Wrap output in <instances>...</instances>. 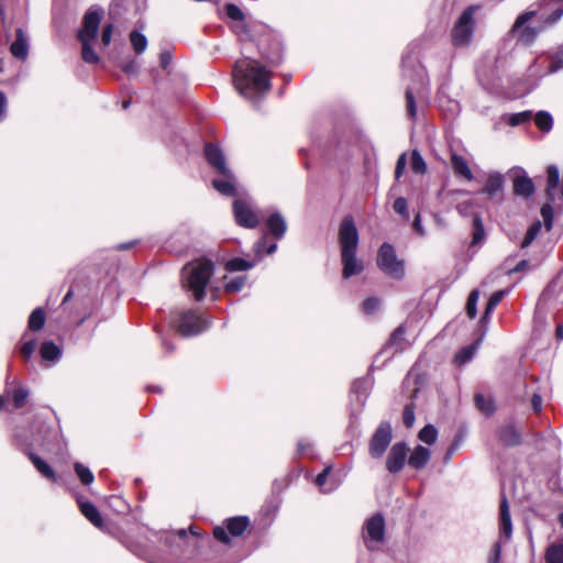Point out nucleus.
<instances>
[{"label":"nucleus","instance_id":"6e6d98bb","mask_svg":"<svg viewBox=\"0 0 563 563\" xmlns=\"http://www.w3.org/2000/svg\"><path fill=\"white\" fill-rule=\"evenodd\" d=\"M36 349V341L34 339L26 341L20 349L21 355L29 360Z\"/></svg>","mask_w":563,"mask_h":563},{"label":"nucleus","instance_id":"338daca9","mask_svg":"<svg viewBox=\"0 0 563 563\" xmlns=\"http://www.w3.org/2000/svg\"><path fill=\"white\" fill-rule=\"evenodd\" d=\"M121 68L126 74H136L137 73V63L135 59H131L128 63L123 64Z\"/></svg>","mask_w":563,"mask_h":563},{"label":"nucleus","instance_id":"dca6fc26","mask_svg":"<svg viewBox=\"0 0 563 563\" xmlns=\"http://www.w3.org/2000/svg\"><path fill=\"white\" fill-rule=\"evenodd\" d=\"M29 38L23 29L16 30V37L10 45V53L18 59L25 60L29 56Z\"/></svg>","mask_w":563,"mask_h":563},{"label":"nucleus","instance_id":"bf43d9fd","mask_svg":"<svg viewBox=\"0 0 563 563\" xmlns=\"http://www.w3.org/2000/svg\"><path fill=\"white\" fill-rule=\"evenodd\" d=\"M113 33V24L109 23L103 26L102 33H101V42L103 46H108L111 43Z\"/></svg>","mask_w":563,"mask_h":563},{"label":"nucleus","instance_id":"bb28decb","mask_svg":"<svg viewBox=\"0 0 563 563\" xmlns=\"http://www.w3.org/2000/svg\"><path fill=\"white\" fill-rule=\"evenodd\" d=\"M227 529L230 534L233 537H240L244 533L246 528L249 527V518L247 517H233L229 518L225 521Z\"/></svg>","mask_w":563,"mask_h":563},{"label":"nucleus","instance_id":"680f3d73","mask_svg":"<svg viewBox=\"0 0 563 563\" xmlns=\"http://www.w3.org/2000/svg\"><path fill=\"white\" fill-rule=\"evenodd\" d=\"M8 113V99L3 91L0 90V122L7 118Z\"/></svg>","mask_w":563,"mask_h":563},{"label":"nucleus","instance_id":"39448f33","mask_svg":"<svg viewBox=\"0 0 563 563\" xmlns=\"http://www.w3.org/2000/svg\"><path fill=\"white\" fill-rule=\"evenodd\" d=\"M476 5L466 8L452 30V41L455 46H463L470 43L474 32V12Z\"/></svg>","mask_w":563,"mask_h":563},{"label":"nucleus","instance_id":"f3484780","mask_svg":"<svg viewBox=\"0 0 563 563\" xmlns=\"http://www.w3.org/2000/svg\"><path fill=\"white\" fill-rule=\"evenodd\" d=\"M267 234L276 240L284 238L287 231V223L279 212H273L266 220Z\"/></svg>","mask_w":563,"mask_h":563},{"label":"nucleus","instance_id":"37998d69","mask_svg":"<svg viewBox=\"0 0 563 563\" xmlns=\"http://www.w3.org/2000/svg\"><path fill=\"white\" fill-rule=\"evenodd\" d=\"M27 397H29L27 389H25L23 387H19L16 389H14L12 393L14 408H22L25 405Z\"/></svg>","mask_w":563,"mask_h":563},{"label":"nucleus","instance_id":"774afa93","mask_svg":"<svg viewBox=\"0 0 563 563\" xmlns=\"http://www.w3.org/2000/svg\"><path fill=\"white\" fill-rule=\"evenodd\" d=\"M172 62V54L169 51H164L159 55V63L162 68H167Z\"/></svg>","mask_w":563,"mask_h":563},{"label":"nucleus","instance_id":"20e7f679","mask_svg":"<svg viewBox=\"0 0 563 563\" xmlns=\"http://www.w3.org/2000/svg\"><path fill=\"white\" fill-rule=\"evenodd\" d=\"M101 22V13L90 8L84 15L82 25L78 31V40L81 43V58L87 64H97L98 54L93 51L91 43L96 40Z\"/></svg>","mask_w":563,"mask_h":563},{"label":"nucleus","instance_id":"a211bd4d","mask_svg":"<svg viewBox=\"0 0 563 563\" xmlns=\"http://www.w3.org/2000/svg\"><path fill=\"white\" fill-rule=\"evenodd\" d=\"M499 527L500 533L506 539L509 540L512 534V523L511 517L509 512V505L506 496L501 497L500 506H499Z\"/></svg>","mask_w":563,"mask_h":563},{"label":"nucleus","instance_id":"9b49d317","mask_svg":"<svg viewBox=\"0 0 563 563\" xmlns=\"http://www.w3.org/2000/svg\"><path fill=\"white\" fill-rule=\"evenodd\" d=\"M406 461H408L407 444L405 442H397L388 452L386 468L390 473L396 474L404 468Z\"/></svg>","mask_w":563,"mask_h":563},{"label":"nucleus","instance_id":"aec40b11","mask_svg":"<svg viewBox=\"0 0 563 563\" xmlns=\"http://www.w3.org/2000/svg\"><path fill=\"white\" fill-rule=\"evenodd\" d=\"M405 327L399 325L390 335L388 342L386 343L385 347L383 349V352L393 350V354L397 352H401L406 347V341H405Z\"/></svg>","mask_w":563,"mask_h":563},{"label":"nucleus","instance_id":"ddd939ff","mask_svg":"<svg viewBox=\"0 0 563 563\" xmlns=\"http://www.w3.org/2000/svg\"><path fill=\"white\" fill-rule=\"evenodd\" d=\"M534 14L536 13L533 11L520 14L511 29V32L517 34L519 40L523 43L532 42L538 34L533 27H525L526 23L529 22Z\"/></svg>","mask_w":563,"mask_h":563},{"label":"nucleus","instance_id":"de8ad7c7","mask_svg":"<svg viewBox=\"0 0 563 563\" xmlns=\"http://www.w3.org/2000/svg\"><path fill=\"white\" fill-rule=\"evenodd\" d=\"M406 110H407L408 117L411 120H415L416 115H417V106H416L412 90L410 88H407V90H406Z\"/></svg>","mask_w":563,"mask_h":563},{"label":"nucleus","instance_id":"b1692460","mask_svg":"<svg viewBox=\"0 0 563 563\" xmlns=\"http://www.w3.org/2000/svg\"><path fill=\"white\" fill-rule=\"evenodd\" d=\"M371 389V382L367 378H358L352 385V394L355 396L356 401L361 407L364 406L365 400Z\"/></svg>","mask_w":563,"mask_h":563},{"label":"nucleus","instance_id":"9d476101","mask_svg":"<svg viewBox=\"0 0 563 563\" xmlns=\"http://www.w3.org/2000/svg\"><path fill=\"white\" fill-rule=\"evenodd\" d=\"M233 213L235 221L239 225L254 229L258 225V217L252 207L243 199H235L233 201Z\"/></svg>","mask_w":563,"mask_h":563},{"label":"nucleus","instance_id":"69168bd1","mask_svg":"<svg viewBox=\"0 0 563 563\" xmlns=\"http://www.w3.org/2000/svg\"><path fill=\"white\" fill-rule=\"evenodd\" d=\"M473 202L472 201H464L457 205L456 209L460 214L462 216H468L472 211Z\"/></svg>","mask_w":563,"mask_h":563},{"label":"nucleus","instance_id":"f704fd0d","mask_svg":"<svg viewBox=\"0 0 563 563\" xmlns=\"http://www.w3.org/2000/svg\"><path fill=\"white\" fill-rule=\"evenodd\" d=\"M254 262L245 261L241 257H235L227 262L225 269L229 272H241V271H247L252 267H254Z\"/></svg>","mask_w":563,"mask_h":563},{"label":"nucleus","instance_id":"49530a36","mask_svg":"<svg viewBox=\"0 0 563 563\" xmlns=\"http://www.w3.org/2000/svg\"><path fill=\"white\" fill-rule=\"evenodd\" d=\"M224 11L229 19L236 21V22L244 21V13L238 5H235L233 3H228L224 7Z\"/></svg>","mask_w":563,"mask_h":563},{"label":"nucleus","instance_id":"4c0bfd02","mask_svg":"<svg viewBox=\"0 0 563 563\" xmlns=\"http://www.w3.org/2000/svg\"><path fill=\"white\" fill-rule=\"evenodd\" d=\"M475 404L476 407L485 415H490L495 410L492 398L486 397L483 394L475 395Z\"/></svg>","mask_w":563,"mask_h":563},{"label":"nucleus","instance_id":"ea45409f","mask_svg":"<svg viewBox=\"0 0 563 563\" xmlns=\"http://www.w3.org/2000/svg\"><path fill=\"white\" fill-rule=\"evenodd\" d=\"M411 169L416 174H424L427 172V164L419 153V151L413 150L411 153Z\"/></svg>","mask_w":563,"mask_h":563},{"label":"nucleus","instance_id":"412c9836","mask_svg":"<svg viewBox=\"0 0 563 563\" xmlns=\"http://www.w3.org/2000/svg\"><path fill=\"white\" fill-rule=\"evenodd\" d=\"M504 188V176L499 173L488 175L486 184L482 190L489 199L494 198Z\"/></svg>","mask_w":563,"mask_h":563},{"label":"nucleus","instance_id":"393cba45","mask_svg":"<svg viewBox=\"0 0 563 563\" xmlns=\"http://www.w3.org/2000/svg\"><path fill=\"white\" fill-rule=\"evenodd\" d=\"M81 514L96 527H101L102 518L97 507L89 501L78 500Z\"/></svg>","mask_w":563,"mask_h":563},{"label":"nucleus","instance_id":"58836bf2","mask_svg":"<svg viewBox=\"0 0 563 563\" xmlns=\"http://www.w3.org/2000/svg\"><path fill=\"white\" fill-rule=\"evenodd\" d=\"M74 470L76 475L79 477L80 482L84 485H90L93 482V474L88 467H86L81 463H75Z\"/></svg>","mask_w":563,"mask_h":563},{"label":"nucleus","instance_id":"c85d7f7f","mask_svg":"<svg viewBox=\"0 0 563 563\" xmlns=\"http://www.w3.org/2000/svg\"><path fill=\"white\" fill-rule=\"evenodd\" d=\"M499 440L505 445H516L520 442V435L512 426H505L499 429Z\"/></svg>","mask_w":563,"mask_h":563},{"label":"nucleus","instance_id":"423d86ee","mask_svg":"<svg viewBox=\"0 0 563 563\" xmlns=\"http://www.w3.org/2000/svg\"><path fill=\"white\" fill-rule=\"evenodd\" d=\"M377 265L387 275L394 278L404 276V264L397 258L395 249L389 243H383L377 253Z\"/></svg>","mask_w":563,"mask_h":563},{"label":"nucleus","instance_id":"e433bc0d","mask_svg":"<svg viewBox=\"0 0 563 563\" xmlns=\"http://www.w3.org/2000/svg\"><path fill=\"white\" fill-rule=\"evenodd\" d=\"M475 352H476L475 344L467 345V346L461 349L454 357L455 364H457L460 366L466 364L467 362H470L473 358Z\"/></svg>","mask_w":563,"mask_h":563},{"label":"nucleus","instance_id":"f8f14e48","mask_svg":"<svg viewBox=\"0 0 563 563\" xmlns=\"http://www.w3.org/2000/svg\"><path fill=\"white\" fill-rule=\"evenodd\" d=\"M536 191L534 184L522 168H517L514 175V194L522 198H530Z\"/></svg>","mask_w":563,"mask_h":563},{"label":"nucleus","instance_id":"09e8293b","mask_svg":"<svg viewBox=\"0 0 563 563\" xmlns=\"http://www.w3.org/2000/svg\"><path fill=\"white\" fill-rule=\"evenodd\" d=\"M245 282H246L245 276H238V277L229 280L224 285V289L229 292H238L243 288V286L245 285Z\"/></svg>","mask_w":563,"mask_h":563},{"label":"nucleus","instance_id":"864d4df0","mask_svg":"<svg viewBox=\"0 0 563 563\" xmlns=\"http://www.w3.org/2000/svg\"><path fill=\"white\" fill-rule=\"evenodd\" d=\"M563 68V49L558 51L552 57L549 66L550 73H555Z\"/></svg>","mask_w":563,"mask_h":563},{"label":"nucleus","instance_id":"a19ab883","mask_svg":"<svg viewBox=\"0 0 563 563\" xmlns=\"http://www.w3.org/2000/svg\"><path fill=\"white\" fill-rule=\"evenodd\" d=\"M479 298V291L474 289L471 291L466 302V314L468 318L474 319L477 314V301Z\"/></svg>","mask_w":563,"mask_h":563},{"label":"nucleus","instance_id":"7c9ffc66","mask_svg":"<svg viewBox=\"0 0 563 563\" xmlns=\"http://www.w3.org/2000/svg\"><path fill=\"white\" fill-rule=\"evenodd\" d=\"M130 42L136 54L144 53L147 47L146 36L136 30L130 33Z\"/></svg>","mask_w":563,"mask_h":563},{"label":"nucleus","instance_id":"7ed1b4c3","mask_svg":"<svg viewBox=\"0 0 563 563\" xmlns=\"http://www.w3.org/2000/svg\"><path fill=\"white\" fill-rule=\"evenodd\" d=\"M213 274V264L210 261L201 260L186 265L183 269L184 287L194 294L199 301L205 297L206 287Z\"/></svg>","mask_w":563,"mask_h":563},{"label":"nucleus","instance_id":"a18cd8bd","mask_svg":"<svg viewBox=\"0 0 563 563\" xmlns=\"http://www.w3.org/2000/svg\"><path fill=\"white\" fill-rule=\"evenodd\" d=\"M255 253L256 254H261L262 252H266V254H273L276 252L277 250V244L276 243H271L269 245H267V236L264 235L262 239H260L256 244H255Z\"/></svg>","mask_w":563,"mask_h":563},{"label":"nucleus","instance_id":"4d7b16f0","mask_svg":"<svg viewBox=\"0 0 563 563\" xmlns=\"http://www.w3.org/2000/svg\"><path fill=\"white\" fill-rule=\"evenodd\" d=\"M402 421L407 428H411L415 423V411L411 405H407L404 409Z\"/></svg>","mask_w":563,"mask_h":563},{"label":"nucleus","instance_id":"0eeeda50","mask_svg":"<svg viewBox=\"0 0 563 563\" xmlns=\"http://www.w3.org/2000/svg\"><path fill=\"white\" fill-rule=\"evenodd\" d=\"M385 539V519L376 514L366 520L364 526V542L371 551L377 550Z\"/></svg>","mask_w":563,"mask_h":563},{"label":"nucleus","instance_id":"2f4dec72","mask_svg":"<svg viewBox=\"0 0 563 563\" xmlns=\"http://www.w3.org/2000/svg\"><path fill=\"white\" fill-rule=\"evenodd\" d=\"M506 290H498L495 291L488 299V302L486 305L484 314L482 317V321L485 322L488 320L489 314L493 312V310L497 307V305L503 300L504 296L506 295Z\"/></svg>","mask_w":563,"mask_h":563},{"label":"nucleus","instance_id":"13d9d810","mask_svg":"<svg viewBox=\"0 0 563 563\" xmlns=\"http://www.w3.org/2000/svg\"><path fill=\"white\" fill-rule=\"evenodd\" d=\"M406 165H407V154L402 153L398 157L397 163H396V168H395V178L396 179H399L402 176Z\"/></svg>","mask_w":563,"mask_h":563},{"label":"nucleus","instance_id":"f257e3e1","mask_svg":"<svg viewBox=\"0 0 563 563\" xmlns=\"http://www.w3.org/2000/svg\"><path fill=\"white\" fill-rule=\"evenodd\" d=\"M232 75L235 89L249 100H257L271 90V73L255 59L238 60Z\"/></svg>","mask_w":563,"mask_h":563},{"label":"nucleus","instance_id":"4be33fe9","mask_svg":"<svg viewBox=\"0 0 563 563\" xmlns=\"http://www.w3.org/2000/svg\"><path fill=\"white\" fill-rule=\"evenodd\" d=\"M547 195L551 202H555V191L560 181L559 168L554 165H550L547 168Z\"/></svg>","mask_w":563,"mask_h":563},{"label":"nucleus","instance_id":"1a4fd4ad","mask_svg":"<svg viewBox=\"0 0 563 563\" xmlns=\"http://www.w3.org/2000/svg\"><path fill=\"white\" fill-rule=\"evenodd\" d=\"M391 441V426L383 421L373 434L369 443V454L374 459H379L385 453Z\"/></svg>","mask_w":563,"mask_h":563},{"label":"nucleus","instance_id":"8fccbe9b","mask_svg":"<svg viewBox=\"0 0 563 563\" xmlns=\"http://www.w3.org/2000/svg\"><path fill=\"white\" fill-rule=\"evenodd\" d=\"M408 203L404 197H398L393 205L395 212L400 214L405 220H409Z\"/></svg>","mask_w":563,"mask_h":563},{"label":"nucleus","instance_id":"c9c22d12","mask_svg":"<svg viewBox=\"0 0 563 563\" xmlns=\"http://www.w3.org/2000/svg\"><path fill=\"white\" fill-rule=\"evenodd\" d=\"M418 438L423 443L431 445L438 439V430L434 426L427 424L419 431Z\"/></svg>","mask_w":563,"mask_h":563},{"label":"nucleus","instance_id":"473e14b6","mask_svg":"<svg viewBox=\"0 0 563 563\" xmlns=\"http://www.w3.org/2000/svg\"><path fill=\"white\" fill-rule=\"evenodd\" d=\"M45 312L42 308H36L32 311L29 318V329L32 331H38L44 327Z\"/></svg>","mask_w":563,"mask_h":563},{"label":"nucleus","instance_id":"c756f323","mask_svg":"<svg viewBox=\"0 0 563 563\" xmlns=\"http://www.w3.org/2000/svg\"><path fill=\"white\" fill-rule=\"evenodd\" d=\"M547 563H563V543H552L545 551Z\"/></svg>","mask_w":563,"mask_h":563},{"label":"nucleus","instance_id":"72a5a7b5","mask_svg":"<svg viewBox=\"0 0 563 563\" xmlns=\"http://www.w3.org/2000/svg\"><path fill=\"white\" fill-rule=\"evenodd\" d=\"M534 122L542 132H549L553 125V118L547 111H539L536 113Z\"/></svg>","mask_w":563,"mask_h":563},{"label":"nucleus","instance_id":"6e6552de","mask_svg":"<svg viewBox=\"0 0 563 563\" xmlns=\"http://www.w3.org/2000/svg\"><path fill=\"white\" fill-rule=\"evenodd\" d=\"M209 328V322L195 311H187L180 316L177 330L184 336H192Z\"/></svg>","mask_w":563,"mask_h":563},{"label":"nucleus","instance_id":"5fc2aeb1","mask_svg":"<svg viewBox=\"0 0 563 563\" xmlns=\"http://www.w3.org/2000/svg\"><path fill=\"white\" fill-rule=\"evenodd\" d=\"M185 540L187 538V531L185 529H180L177 533L166 532L165 533V543L168 547H174V541L176 539Z\"/></svg>","mask_w":563,"mask_h":563},{"label":"nucleus","instance_id":"6ab92c4d","mask_svg":"<svg viewBox=\"0 0 563 563\" xmlns=\"http://www.w3.org/2000/svg\"><path fill=\"white\" fill-rule=\"evenodd\" d=\"M430 459L431 451L423 445H417L408 457V465L415 470H422Z\"/></svg>","mask_w":563,"mask_h":563},{"label":"nucleus","instance_id":"cd10ccee","mask_svg":"<svg viewBox=\"0 0 563 563\" xmlns=\"http://www.w3.org/2000/svg\"><path fill=\"white\" fill-rule=\"evenodd\" d=\"M41 357L46 362H56L59 360L62 351L52 341L43 342L40 349Z\"/></svg>","mask_w":563,"mask_h":563},{"label":"nucleus","instance_id":"a878e982","mask_svg":"<svg viewBox=\"0 0 563 563\" xmlns=\"http://www.w3.org/2000/svg\"><path fill=\"white\" fill-rule=\"evenodd\" d=\"M451 164H452V168L456 175L463 176L467 180L473 179V177H474L473 173H472L471 168L468 167V164L464 157H462L457 154H453L451 156Z\"/></svg>","mask_w":563,"mask_h":563},{"label":"nucleus","instance_id":"603ef678","mask_svg":"<svg viewBox=\"0 0 563 563\" xmlns=\"http://www.w3.org/2000/svg\"><path fill=\"white\" fill-rule=\"evenodd\" d=\"M379 306H380V301L378 298H375V297H369V298L365 299L362 303L363 311L366 314H373L374 312H376L378 310Z\"/></svg>","mask_w":563,"mask_h":563},{"label":"nucleus","instance_id":"f03ea898","mask_svg":"<svg viewBox=\"0 0 563 563\" xmlns=\"http://www.w3.org/2000/svg\"><path fill=\"white\" fill-rule=\"evenodd\" d=\"M339 242L341 246L342 276L349 279L360 275L364 264L356 257L358 245V231L351 216H346L339 228Z\"/></svg>","mask_w":563,"mask_h":563},{"label":"nucleus","instance_id":"3c124183","mask_svg":"<svg viewBox=\"0 0 563 563\" xmlns=\"http://www.w3.org/2000/svg\"><path fill=\"white\" fill-rule=\"evenodd\" d=\"M541 216L543 218L544 227H545L547 231H550L553 225V209H552L551 203H545L541 208Z\"/></svg>","mask_w":563,"mask_h":563},{"label":"nucleus","instance_id":"c03bdc74","mask_svg":"<svg viewBox=\"0 0 563 563\" xmlns=\"http://www.w3.org/2000/svg\"><path fill=\"white\" fill-rule=\"evenodd\" d=\"M531 118H532V111H522V112L510 114L508 118V123L511 126H517V125H520L522 123L530 121Z\"/></svg>","mask_w":563,"mask_h":563},{"label":"nucleus","instance_id":"e2e57ef3","mask_svg":"<svg viewBox=\"0 0 563 563\" xmlns=\"http://www.w3.org/2000/svg\"><path fill=\"white\" fill-rule=\"evenodd\" d=\"M234 32L239 35L241 41L243 40V36L251 40L249 26L244 22L234 26Z\"/></svg>","mask_w":563,"mask_h":563},{"label":"nucleus","instance_id":"4468645a","mask_svg":"<svg viewBox=\"0 0 563 563\" xmlns=\"http://www.w3.org/2000/svg\"><path fill=\"white\" fill-rule=\"evenodd\" d=\"M219 178H214L212 180V185L217 191H219L223 196L233 197L236 195V180L232 172L227 169L225 172H220Z\"/></svg>","mask_w":563,"mask_h":563},{"label":"nucleus","instance_id":"2eb2a0df","mask_svg":"<svg viewBox=\"0 0 563 563\" xmlns=\"http://www.w3.org/2000/svg\"><path fill=\"white\" fill-rule=\"evenodd\" d=\"M205 157L216 173L225 172L229 169L227 166L225 156L218 145L207 143L205 145Z\"/></svg>","mask_w":563,"mask_h":563},{"label":"nucleus","instance_id":"052dcab7","mask_svg":"<svg viewBox=\"0 0 563 563\" xmlns=\"http://www.w3.org/2000/svg\"><path fill=\"white\" fill-rule=\"evenodd\" d=\"M213 536L214 538L224 543V544H229L230 543V538L228 536V533L225 532V529L223 527H216L213 529Z\"/></svg>","mask_w":563,"mask_h":563},{"label":"nucleus","instance_id":"0e129e2a","mask_svg":"<svg viewBox=\"0 0 563 563\" xmlns=\"http://www.w3.org/2000/svg\"><path fill=\"white\" fill-rule=\"evenodd\" d=\"M329 472H330V467H325L320 474H318V476L316 478V484L322 489L323 493H327L330 490V489L322 488L327 482Z\"/></svg>","mask_w":563,"mask_h":563},{"label":"nucleus","instance_id":"79ce46f5","mask_svg":"<svg viewBox=\"0 0 563 563\" xmlns=\"http://www.w3.org/2000/svg\"><path fill=\"white\" fill-rule=\"evenodd\" d=\"M473 227H474V231H473V239H472L471 244L476 245L483 241L484 235H485L484 225H483V222H482V219L479 216L474 217Z\"/></svg>","mask_w":563,"mask_h":563},{"label":"nucleus","instance_id":"5701e85b","mask_svg":"<svg viewBox=\"0 0 563 563\" xmlns=\"http://www.w3.org/2000/svg\"><path fill=\"white\" fill-rule=\"evenodd\" d=\"M27 455L31 462L33 463L34 467L37 470L38 473H41L43 477L49 479L53 483L57 482V476L54 470L44 460H42L40 456L32 452L27 453Z\"/></svg>","mask_w":563,"mask_h":563}]
</instances>
